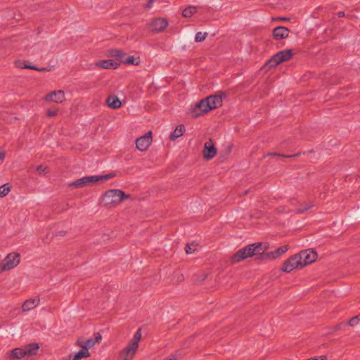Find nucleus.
Segmentation results:
<instances>
[{"label":"nucleus","instance_id":"1","mask_svg":"<svg viewBox=\"0 0 360 360\" xmlns=\"http://www.w3.org/2000/svg\"><path fill=\"white\" fill-rule=\"evenodd\" d=\"M317 258L316 251L312 248L306 249L288 258L283 263L281 270L302 269L316 262Z\"/></svg>","mask_w":360,"mask_h":360},{"label":"nucleus","instance_id":"2","mask_svg":"<svg viewBox=\"0 0 360 360\" xmlns=\"http://www.w3.org/2000/svg\"><path fill=\"white\" fill-rule=\"evenodd\" d=\"M226 96L223 91H219L218 94L210 95L207 98L202 99L196 103L191 113L195 118L204 115L208 112L214 110L222 105V99Z\"/></svg>","mask_w":360,"mask_h":360},{"label":"nucleus","instance_id":"3","mask_svg":"<svg viewBox=\"0 0 360 360\" xmlns=\"http://www.w3.org/2000/svg\"><path fill=\"white\" fill-rule=\"evenodd\" d=\"M262 250V243H255L248 245L243 248L238 250L231 257V263L239 262L246 258L253 256H260L261 251Z\"/></svg>","mask_w":360,"mask_h":360},{"label":"nucleus","instance_id":"4","mask_svg":"<svg viewBox=\"0 0 360 360\" xmlns=\"http://www.w3.org/2000/svg\"><path fill=\"white\" fill-rule=\"evenodd\" d=\"M130 195L120 189H110L105 192L102 200L105 206L116 207L123 200L129 199Z\"/></svg>","mask_w":360,"mask_h":360},{"label":"nucleus","instance_id":"5","mask_svg":"<svg viewBox=\"0 0 360 360\" xmlns=\"http://www.w3.org/2000/svg\"><path fill=\"white\" fill-rule=\"evenodd\" d=\"M142 334L140 330H138L133 338L128 343V345L124 348L122 353L120 354L121 360H132L135 356V354L139 348V341L141 339Z\"/></svg>","mask_w":360,"mask_h":360},{"label":"nucleus","instance_id":"6","mask_svg":"<svg viewBox=\"0 0 360 360\" xmlns=\"http://www.w3.org/2000/svg\"><path fill=\"white\" fill-rule=\"evenodd\" d=\"M267 249L268 245L262 246V250L261 251L260 256L257 259L264 262L275 260L285 254L289 250V246L283 245L271 252H266Z\"/></svg>","mask_w":360,"mask_h":360},{"label":"nucleus","instance_id":"7","mask_svg":"<svg viewBox=\"0 0 360 360\" xmlns=\"http://www.w3.org/2000/svg\"><path fill=\"white\" fill-rule=\"evenodd\" d=\"M292 56L291 49H286L274 54L266 63L265 67L273 68L279 64L289 60Z\"/></svg>","mask_w":360,"mask_h":360},{"label":"nucleus","instance_id":"8","mask_svg":"<svg viewBox=\"0 0 360 360\" xmlns=\"http://www.w3.org/2000/svg\"><path fill=\"white\" fill-rule=\"evenodd\" d=\"M21 256L18 252H13L1 261V270H11L15 269L20 262Z\"/></svg>","mask_w":360,"mask_h":360},{"label":"nucleus","instance_id":"9","mask_svg":"<svg viewBox=\"0 0 360 360\" xmlns=\"http://www.w3.org/2000/svg\"><path fill=\"white\" fill-rule=\"evenodd\" d=\"M152 143V131H149L136 140V148L140 151L146 150Z\"/></svg>","mask_w":360,"mask_h":360},{"label":"nucleus","instance_id":"10","mask_svg":"<svg viewBox=\"0 0 360 360\" xmlns=\"http://www.w3.org/2000/svg\"><path fill=\"white\" fill-rule=\"evenodd\" d=\"M43 100L47 102L61 103L65 100V92L62 90H57L47 94Z\"/></svg>","mask_w":360,"mask_h":360},{"label":"nucleus","instance_id":"11","mask_svg":"<svg viewBox=\"0 0 360 360\" xmlns=\"http://www.w3.org/2000/svg\"><path fill=\"white\" fill-rule=\"evenodd\" d=\"M85 345H80L82 349L76 353L70 354L67 360H80L84 357L89 356L88 346L90 344V339H87L84 342Z\"/></svg>","mask_w":360,"mask_h":360},{"label":"nucleus","instance_id":"12","mask_svg":"<svg viewBox=\"0 0 360 360\" xmlns=\"http://www.w3.org/2000/svg\"><path fill=\"white\" fill-rule=\"evenodd\" d=\"M217 154V149L214 146V143L212 139H209L208 141L204 144V149L202 151L203 158L205 160L212 159Z\"/></svg>","mask_w":360,"mask_h":360},{"label":"nucleus","instance_id":"13","mask_svg":"<svg viewBox=\"0 0 360 360\" xmlns=\"http://www.w3.org/2000/svg\"><path fill=\"white\" fill-rule=\"evenodd\" d=\"M168 22L165 18H158L150 22V30L154 32H160L167 26Z\"/></svg>","mask_w":360,"mask_h":360},{"label":"nucleus","instance_id":"14","mask_svg":"<svg viewBox=\"0 0 360 360\" xmlns=\"http://www.w3.org/2000/svg\"><path fill=\"white\" fill-rule=\"evenodd\" d=\"M290 30L283 26H278L273 30L272 34L275 39L280 40L288 37Z\"/></svg>","mask_w":360,"mask_h":360},{"label":"nucleus","instance_id":"15","mask_svg":"<svg viewBox=\"0 0 360 360\" xmlns=\"http://www.w3.org/2000/svg\"><path fill=\"white\" fill-rule=\"evenodd\" d=\"M7 357L10 360H14V359H20L26 356V352H25L24 348H15L14 349H12L6 353Z\"/></svg>","mask_w":360,"mask_h":360},{"label":"nucleus","instance_id":"16","mask_svg":"<svg viewBox=\"0 0 360 360\" xmlns=\"http://www.w3.org/2000/svg\"><path fill=\"white\" fill-rule=\"evenodd\" d=\"M94 65L100 68L115 70L118 68L119 63L112 60H103L95 63Z\"/></svg>","mask_w":360,"mask_h":360},{"label":"nucleus","instance_id":"17","mask_svg":"<svg viewBox=\"0 0 360 360\" xmlns=\"http://www.w3.org/2000/svg\"><path fill=\"white\" fill-rule=\"evenodd\" d=\"M108 106L112 109H118L121 107L122 103L117 96H109L106 99Z\"/></svg>","mask_w":360,"mask_h":360},{"label":"nucleus","instance_id":"18","mask_svg":"<svg viewBox=\"0 0 360 360\" xmlns=\"http://www.w3.org/2000/svg\"><path fill=\"white\" fill-rule=\"evenodd\" d=\"M39 304V298H31L28 299L23 303L22 306V309L23 311H30L34 308H35Z\"/></svg>","mask_w":360,"mask_h":360},{"label":"nucleus","instance_id":"19","mask_svg":"<svg viewBox=\"0 0 360 360\" xmlns=\"http://www.w3.org/2000/svg\"><path fill=\"white\" fill-rule=\"evenodd\" d=\"M90 184V176H84L68 184L69 187L82 188Z\"/></svg>","mask_w":360,"mask_h":360},{"label":"nucleus","instance_id":"20","mask_svg":"<svg viewBox=\"0 0 360 360\" xmlns=\"http://www.w3.org/2000/svg\"><path fill=\"white\" fill-rule=\"evenodd\" d=\"M115 176V173H110L105 175H91V184L103 182Z\"/></svg>","mask_w":360,"mask_h":360},{"label":"nucleus","instance_id":"21","mask_svg":"<svg viewBox=\"0 0 360 360\" xmlns=\"http://www.w3.org/2000/svg\"><path fill=\"white\" fill-rule=\"evenodd\" d=\"M39 349V345L37 343L30 344L24 348L25 352H26V356H27L36 354Z\"/></svg>","mask_w":360,"mask_h":360},{"label":"nucleus","instance_id":"22","mask_svg":"<svg viewBox=\"0 0 360 360\" xmlns=\"http://www.w3.org/2000/svg\"><path fill=\"white\" fill-rule=\"evenodd\" d=\"M314 206L312 202H304L298 208H297L295 212L297 214H303Z\"/></svg>","mask_w":360,"mask_h":360},{"label":"nucleus","instance_id":"23","mask_svg":"<svg viewBox=\"0 0 360 360\" xmlns=\"http://www.w3.org/2000/svg\"><path fill=\"white\" fill-rule=\"evenodd\" d=\"M185 131V128L184 125H179L173 131V132L170 134V139L175 140L177 138L181 136Z\"/></svg>","mask_w":360,"mask_h":360},{"label":"nucleus","instance_id":"24","mask_svg":"<svg viewBox=\"0 0 360 360\" xmlns=\"http://www.w3.org/2000/svg\"><path fill=\"white\" fill-rule=\"evenodd\" d=\"M197 12V7L191 6L186 8L183 12L182 15L184 18H190L193 15Z\"/></svg>","mask_w":360,"mask_h":360},{"label":"nucleus","instance_id":"25","mask_svg":"<svg viewBox=\"0 0 360 360\" xmlns=\"http://www.w3.org/2000/svg\"><path fill=\"white\" fill-rule=\"evenodd\" d=\"M185 251L187 255L193 254L198 252V244L195 243L187 244L185 248Z\"/></svg>","mask_w":360,"mask_h":360},{"label":"nucleus","instance_id":"26","mask_svg":"<svg viewBox=\"0 0 360 360\" xmlns=\"http://www.w3.org/2000/svg\"><path fill=\"white\" fill-rule=\"evenodd\" d=\"M11 191V186L8 184L0 186V198H3L8 194Z\"/></svg>","mask_w":360,"mask_h":360},{"label":"nucleus","instance_id":"27","mask_svg":"<svg viewBox=\"0 0 360 360\" xmlns=\"http://www.w3.org/2000/svg\"><path fill=\"white\" fill-rule=\"evenodd\" d=\"M300 155V153H297L294 155H283V154H280V153H269L266 154V156H278V157H282V158H294V157H298Z\"/></svg>","mask_w":360,"mask_h":360},{"label":"nucleus","instance_id":"28","mask_svg":"<svg viewBox=\"0 0 360 360\" xmlns=\"http://www.w3.org/2000/svg\"><path fill=\"white\" fill-rule=\"evenodd\" d=\"M348 324L352 327L360 326V314L352 318Z\"/></svg>","mask_w":360,"mask_h":360},{"label":"nucleus","instance_id":"29","mask_svg":"<svg viewBox=\"0 0 360 360\" xmlns=\"http://www.w3.org/2000/svg\"><path fill=\"white\" fill-rule=\"evenodd\" d=\"M207 36V32L202 33L200 32H197L195 34V41L196 42H201V41H204L205 39Z\"/></svg>","mask_w":360,"mask_h":360},{"label":"nucleus","instance_id":"30","mask_svg":"<svg viewBox=\"0 0 360 360\" xmlns=\"http://www.w3.org/2000/svg\"><path fill=\"white\" fill-rule=\"evenodd\" d=\"M124 63L129 65H139V60H137L133 56H128Z\"/></svg>","mask_w":360,"mask_h":360},{"label":"nucleus","instance_id":"31","mask_svg":"<svg viewBox=\"0 0 360 360\" xmlns=\"http://www.w3.org/2000/svg\"><path fill=\"white\" fill-rule=\"evenodd\" d=\"M110 55L117 58L121 59L124 53L119 49H113L110 51Z\"/></svg>","mask_w":360,"mask_h":360},{"label":"nucleus","instance_id":"32","mask_svg":"<svg viewBox=\"0 0 360 360\" xmlns=\"http://www.w3.org/2000/svg\"><path fill=\"white\" fill-rule=\"evenodd\" d=\"M102 340V335L100 333H96L94 334V339H91V345H95L96 343H98Z\"/></svg>","mask_w":360,"mask_h":360},{"label":"nucleus","instance_id":"33","mask_svg":"<svg viewBox=\"0 0 360 360\" xmlns=\"http://www.w3.org/2000/svg\"><path fill=\"white\" fill-rule=\"evenodd\" d=\"M37 170L39 172V174H46L49 172V168L47 167H44L42 165H39L37 167Z\"/></svg>","mask_w":360,"mask_h":360},{"label":"nucleus","instance_id":"34","mask_svg":"<svg viewBox=\"0 0 360 360\" xmlns=\"http://www.w3.org/2000/svg\"><path fill=\"white\" fill-rule=\"evenodd\" d=\"M57 114H58V110L57 109H53V110L48 109L46 110V115H47V116H49L50 117H54Z\"/></svg>","mask_w":360,"mask_h":360},{"label":"nucleus","instance_id":"35","mask_svg":"<svg viewBox=\"0 0 360 360\" xmlns=\"http://www.w3.org/2000/svg\"><path fill=\"white\" fill-rule=\"evenodd\" d=\"M65 234H66L65 231H59L56 233V235L58 236H64Z\"/></svg>","mask_w":360,"mask_h":360},{"label":"nucleus","instance_id":"36","mask_svg":"<svg viewBox=\"0 0 360 360\" xmlns=\"http://www.w3.org/2000/svg\"><path fill=\"white\" fill-rule=\"evenodd\" d=\"M24 68H27V69L34 70H37V71L38 70V68L34 67V66H31V65H25Z\"/></svg>","mask_w":360,"mask_h":360},{"label":"nucleus","instance_id":"37","mask_svg":"<svg viewBox=\"0 0 360 360\" xmlns=\"http://www.w3.org/2000/svg\"><path fill=\"white\" fill-rule=\"evenodd\" d=\"M50 70H51V69L47 68H38V70H37V71H39V72H49Z\"/></svg>","mask_w":360,"mask_h":360},{"label":"nucleus","instance_id":"38","mask_svg":"<svg viewBox=\"0 0 360 360\" xmlns=\"http://www.w3.org/2000/svg\"><path fill=\"white\" fill-rule=\"evenodd\" d=\"M153 1H154V0H148V2L146 4V8H150L151 7V5H152Z\"/></svg>","mask_w":360,"mask_h":360},{"label":"nucleus","instance_id":"39","mask_svg":"<svg viewBox=\"0 0 360 360\" xmlns=\"http://www.w3.org/2000/svg\"><path fill=\"white\" fill-rule=\"evenodd\" d=\"M273 20H278L287 21V20H289V18H274Z\"/></svg>","mask_w":360,"mask_h":360},{"label":"nucleus","instance_id":"40","mask_svg":"<svg viewBox=\"0 0 360 360\" xmlns=\"http://www.w3.org/2000/svg\"><path fill=\"white\" fill-rule=\"evenodd\" d=\"M5 158V153H0V160H3Z\"/></svg>","mask_w":360,"mask_h":360},{"label":"nucleus","instance_id":"41","mask_svg":"<svg viewBox=\"0 0 360 360\" xmlns=\"http://www.w3.org/2000/svg\"><path fill=\"white\" fill-rule=\"evenodd\" d=\"M338 15L339 17H344L345 16V13L343 11H340L338 13Z\"/></svg>","mask_w":360,"mask_h":360},{"label":"nucleus","instance_id":"42","mask_svg":"<svg viewBox=\"0 0 360 360\" xmlns=\"http://www.w3.org/2000/svg\"><path fill=\"white\" fill-rule=\"evenodd\" d=\"M181 279H182V278H181H181H179L177 281H178V282H179V281H181Z\"/></svg>","mask_w":360,"mask_h":360}]
</instances>
